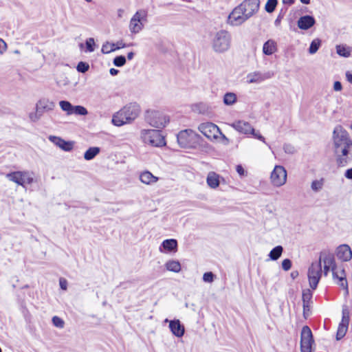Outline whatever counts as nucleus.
<instances>
[{
  "label": "nucleus",
  "mask_w": 352,
  "mask_h": 352,
  "mask_svg": "<svg viewBox=\"0 0 352 352\" xmlns=\"http://www.w3.org/2000/svg\"><path fill=\"white\" fill-rule=\"evenodd\" d=\"M318 263L323 264V273L325 276L331 270L333 281L341 288L345 290L346 294L349 293L348 283L346 278L345 271L344 269L337 270L334 256L332 254H323L320 256Z\"/></svg>",
  "instance_id": "1"
},
{
  "label": "nucleus",
  "mask_w": 352,
  "mask_h": 352,
  "mask_svg": "<svg viewBox=\"0 0 352 352\" xmlns=\"http://www.w3.org/2000/svg\"><path fill=\"white\" fill-rule=\"evenodd\" d=\"M140 111V107L138 103H129L113 115L112 122L117 126L129 124L139 116Z\"/></svg>",
  "instance_id": "2"
},
{
  "label": "nucleus",
  "mask_w": 352,
  "mask_h": 352,
  "mask_svg": "<svg viewBox=\"0 0 352 352\" xmlns=\"http://www.w3.org/2000/svg\"><path fill=\"white\" fill-rule=\"evenodd\" d=\"M232 43L230 33L226 30H220L211 35L210 45L217 54H223L228 52Z\"/></svg>",
  "instance_id": "3"
},
{
  "label": "nucleus",
  "mask_w": 352,
  "mask_h": 352,
  "mask_svg": "<svg viewBox=\"0 0 352 352\" xmlns=\"http://www.w3.org/2000/svg\"><path fill=\"white\" fill-rule=\"evenodd\" d=\"M198 129L210 140H217L221 139L224 144H228L229 143L228 138L221 133L218 126L214 123L209 122L201 123L199 126Z\"/></svg>",
  "instance_id": "4"
},
{
  "label": "nucleus",
  "mask_w": 352,
  "mask_h": 352,
  "mask_svg": "<svg viewBox=\"0 0 352 352\" xmlns=\"http://www.w3.org/2000/svg\"><path fill=\"white\" fill-rule=\"evenodd\" d=\"M55 102L47 98H41L36 103L35 111L29 114V118L33 122L38 121L46 113L53 111Z\"/></svg>",
  "instance_id": "5"
},
{
  "label": "nucleus",
  "mask_w": 352,
  "mask_h": 352,
  "mask_svg": "<svg viewBox=\"0 0 352 352\" xmlns=\"http://www.w3.org/2000/svg\"><path fill=\"white\" fill-rule=\"evenodd\" d=\"M230 126L240 133L252 135L254 138L263 142L270 148V146L266 143L265 138L259 133L256 131L251 124L244 120H236L231 123Z\"/></svg>",
  "instance_id": "6"
},
{
  "label": "nucleus",
  "mask_w": 352,
  "mask_h": 352,
  "mask_svg": "<svg viewBox=\"0 0 352 352\" xmlns=\"http://www.w3.org/2000/svg\"><path fill=\"white\" fill-rule=\"evenodd\" d=\"M146 122L153 127L163 129L169 122L170 120L165 113L155 110H148L146 112Z\"/></svg>",
  "instance_id": "7"
},
{
  "label": "nucleus",
  "mask_w": 352,
  "mask_h": 352,
  "mask_svg": "<svg viewBox=\"0 0 352 352\" xmlns=\"http://www.w3.org/2000/svg\"><path fill=\"white\" fill-rule=\"evenodd\" d=\"M141 137L145 144L153 146H162L166 144L164 138L159 130L144 129L141 131Z\"/></svg>",
  "instance_id": "8"
},
{
  "label": "nucleus",
  "mask_w": 352,
  "mask_h": 352,
  "mask_svg": "<svg viewBox=\"0 0 352 352\" xmlns=\"http://www.w3.org/2000/svg\"><path fill=\"white\" fill-rule=\"evenodd\" d=\"M199 137V135L192 129H185L177 134V139L181 147L191 148L197 144Z\"/></svg>",
  "instance_id": "9"
},
{
  "label": "nucleus",
  "mask_w": 352,
  "mask_h": 352,
  "mask_svg": "<svg viewBox=\"0 0 352 352\" xmlns=\"http://www.w3.org/2000/svg\"><path fill=\"white\" fill-rule=\"evenodd\" d=\"M333 148L352 141L348 131L340 124H337L332 132Z\"/></svg>",
  "instance_id": "10"
},
{
  "label": "nucleus",
  "mask_w": 352,
  "mask_h": 352,
  "mask_svg": "<svg viewBox=\"0 0 352 352\" xmlns=\"http://www.w3.org/2000/svg\"><path fill=\"white\" fill-rule=\"evenodd\" d=\"M6 178L21 186L25 184H31L33 182V177L28 171H14L6 175Z\"/></svg>",
  "instance_id": "11"
},
{
  "label": "nucleus",
  "mask_w": 352,
  "mask_h": 352,
  "mask_svg": "<svg viewBox=\"0 0 352 352\" xmlns=\"http://www.w3.org/2000/svg\"><path fill=\"white\" fill-rule=\"evenodd\" d=\"M322 272L320 263L314 262L309 267L307 276L309 286L312 289H315L317 287L322 276Z\"/></svg>",
  "instance_id": "12"
},
{
  "label": "nucleus",
  "mask_w": 352,
  "mask_h": 352,
  "mask_svg": "<svg viewBox=\"0 0 352 352\" xmlns=\"http://www.w3.org/2000/svg\"><path fill=\"white\" fill-rule=\"evenodd\" d=\"M287 171L283 166H274L270 175L271 184L275 187H280L287 182Z\"/></svg>",
  "instance_id": "13"
},
{
  "label": "nucleus",
  "mask_w": 352,
  "mask_h": 352,
  "mask_svg": "<svg viewBox=\"0 0 352 352\" xmlns=\"http://www.w3.org/2000/svg\"><path fill=\"white\" fill-rule=\"evenodd\" d=\"M314 339L311 331L308 326H304L301 331L300 351L301 352H312Z\"/></svg>",
  "instance_id": "14"
},
{
  "label": "nucleus",
  "mask_w": 352,
  "mask_h": 352,
  "mask_svg": "<svg viewBox=\"0 0 352 352\" xmlns=\"http://www.w3.org/2000/svg\"><path fill=\"white\" fill-rule=\"evenodd\" d=\"M248 19L245 16L242 10L237 6L229 14L226 23L230 26H239L244 23Z\"/></svg>",
  "instance_id": "15"
},
{
  "label": "nucleus",
  "mask_w": 352,
  "mask_h": 352,
  "mask_svg": "<svg viewBox=\"0 0 352 352\" xmlns=\"http://www.w3.org/2000/svg\"><path fill=\"white\" fill-rule=\"evenodd\" d=\"M146 20V14L143 11H137L130 20L129 29L133 34L139 33L144 28L143 21Z\"/></svg>",
  "instance_id": "16"
},
{
  "label": "nucleus",
  "mask_w": 352,
  "mask_h": 352,
  "mask_svg": "<svg viewBox=\"0 0 352 352\" xmlns=\"http://www.w3.org/2000/svg\"><path fill=\"white\" fill-rule=\"evenodd\" d=\"M349 310L348 307L344 305L342 307V320L338 325L336 333V339L338 340L342 339L346 335L349 327Z\"/></svg>",
  "instance_id": "17"
},
{
  "label": "nucleus",
  "mask_w": 352,
  "mask_h": 352,
  "mask_svg": "<svg viewBox=\"0 0 352 352\" xmlns=\"http://www.w3.org/2000/svg\"><path fill=\"white\" fill-rule=\"evenodd\" d=\"M259 0H244L238 6L242 10L245 16L249 19L256 14L259 9Z\"/></svg>",
  "instance_id": "18"
},
{
  "label": "nucleus",
  "mask_w": 352,
  "mask_h": 352,
  "mask_svg": "<svg viewBox=\"0 0 352 352\" xmlns=\"http://www.w3.org/2000/svg\"><path fill=\"white\" fill-rule=\"evenodd\" d=\"M334 153L339 167L346 166L352 160V150H334Z\"/></svg>",
  "instance_id": "19"
},
{
  "label": "nucleus",
  "mask_w": 352,
  "mask_h": 352,
  "mask_svg": "<svg viewBox=\"0 0 352 352\" xmlns=\"http://www.w3.org/2000/svg\"><path fill=\"white\" fill-rule=\"evenodd\" d=\"M274 76L273 72H266L262 73L259 71H255L253 72H250L246 76V82L248 84L253 83H261L263 81L272 78Z\"/></svg>",
  "instance_id": "20"
},
{
  "label": "nucleus",
  "mask_w": 352,
  "mask_h": 352,
  "mask_svg": "<svg viewBox=\"0 0 352 352\" xmlns=\"http://www.w3.org/2000/svg\"><path fill=\"white\" fill-rule=\"evenodd\" d=\"M336 253L338 258L343 262L349 261L352 258V250L346 244L339 245L336 249Z\"/></svg>",
  "instance_id": "21"
},
{
  "label": "nucleus",
  "mask_w": 352,
  "mask_h": 352,
  "mask_svg": "<svg viewBox=\"0 0 352 352\" xmlns=\"http://www.w3.org/2000/svg\"><path fill=\"white\" fill-rule=\"evenodd\" d=\"M168 327L173 335L177 338H182L184 335V326L178 319H175L170 321Z\"/></svg>",
  "instance_id": "22"
},
{
  "label": "nucleus",
  "mask_w": 352,
  "mask_h": 352,
  "mask_svg": "<svg viewBox=\"0 0 352 352\" xmlns=\"http://www.w3.org/2000/svg\"><path fill=\"white\" fill-rule=\"evenodd\" d=\"M49 140L50 142L54 143L55 145L60 148L62 150L65 151H69L73 148V143L71 142H67L63 139L54 136L50 135L49 137Z\"/></svg>",
  "instance_id": "23"
},
{
  "label": "nucleus",
  "mask_w": 352,
  "mask_h": 352,
  "mask_svg": "<svg viewBox=\"0 0 352 352\" xmlns=\"http://www.w3.org/2000/svg\"><path fill=\"white\" fill-rule=\"evenodd\" d=\"M315 23V19L312 16L305 15L299 18L297 24L300 30H307L314 26Z\"/></svg>",
  "instance_id": "24"
},
{
  "label": "nucleus",
  "mask_w": 352,
  "mask_h": 352,
  "mask_svg": "<svg viewBox=\"0 0 352 352\" xmlns=\"http://www.w3.org/2000/svg\"><path fill=\"white\" fill-rule=\"evenodd\" d=\"M140 180L146 185H152L155 184L159 178L154 176L150 171L145 170L140 174Z\"/></svg>",
  "instance_id": "25"
},
{
  "label": "nucleus",
  "mask_w": 352,
  "mask_h": 352,
  "mask_svg": "<svg viewBox=\"0 0 352 352\" xmlns=\"http://www.w3.org/2000/svg\"><path fill=\"white\" fill-rule=\"evenodd\" d=\"M126 45L122 42H118L116 44L109 42H106L102 46V52L103 54H109L116 50L125 47Z\"/></svg>",
  "instance_id": "26"
},
{
  "label": "nucleus",
  "mask_w": 352,
  "mask_h": 352,
  "mask_svg": "<svg viewBox=\"0 0 352 352\" xmlns=\"http://www.w3.org/2000/svg\"><path fill=\"white\" fill-rule=\"evenodd\" d=\"M206 183L210 188H217L220 184L219 175L215 172H209L206 177Z\"/></svg>",
  "instance_id": "27"
},
{
  "label": "nucleus",
  "mask_w": 352,
  "mask_h": 352,
  "mask_svg": "<svg viewBox=\"0 0 352 352\" xmlns=\"http://www.w3.org/2000/svg\"><path fill=\"white\" fill-rule=\"evenodd\" d=\"M276 50V43L272 39L267 41L263 45V53L265 55L270 56L275 53Z\"/></svg>",
  "instance_id": "28"
},
{
  "label": "nucleus",
  "mask_w": 352,
  "mask_h": 352,
  "mask_svg": "<svg viewBox=\"0 0 352 352\" xmlns=\"http://www.w3.org/2000/svg\"><path fill=\"white\" fill-rule=\"evenodd\" d=\"M336 53L342 57L348 58L351 56V48L346 45H337L336 46Z\"/></svg>",
  "instance_id": "29"
},
{
  "label": "nucleus",
  "mask_w": 352,
  "mask_h": 352,
  "mask_svg": "<svg viewBox=\"0 0 352 352\" xmlns=\"http://www.w3.org/2000/svg\"><path fill=\"white\" fill-rule=\"evenodd\" d=\"M161 247L169 252L176 251L177 247V241L176 239H166L162 242Z\"/></svg>",
  "instance_id": "30"
},
{
  "label": "nucleus",
  "mask_w": 352,
  "mask_h": 352,
  "mask_svg": "<svg viewBox=\"0 0 352 352\" xmlns=\"http://www.w3.org/2000/svg\"><path fill=\"white\" fill-rule=\"evenodd\" d=\"M165 267L168 271L178 273L181 270V264L177 261L170 260L165 263Z\"/></svg>",
  "instance_id": "31"
},
{
  "label": "nucleus",
  "mask_w": 352,
  "mask_h": 352,
  "mask_svg": "<svg viewBox=\"0 0 352 352\" xmlns=\"http://www.w3.org/2000/svg\"><path fill=\"white\" fill-rule=\"evenodd\" d=\"M100 149L99 147H90L84 153V158L88 161L91 160L100 153Z\"/></svg>",
  "instance_id": "32"
},
{
  "label": "nucleus",
  "mask_w": 352,
  "mask_h": 352,
  "mask_svg": "<svg viewBox=\"0 0 352 352\" xmlns=\"http://www.w3.org/2000/svg\"><path fill=\"white\" fill-rule=\"evenodd\" d=\"M283 252V248L281 245H277L270 252L268 256L272 261H276L281 256Z\"/></svg>",
  "instance_id": "33"
},
{
  "label": "nucleus",
  "mask_w": 352,
  "mask_h": 352,
  "mask_svg": "<svg viewBox=\"0 0 352 352\" xmlns=\"http://www.w3.org/2000/svg\"><path fill=\"white\" fill-rule=\"evenodd\" d=\"M324 184V179L323 178L313 180L311 183V189L314 192H318L322 190Z\"/></svg>",
  "instance_id": "34"
},
{
  "label": "nucleus",
  "mask_w": 352,
  "mask_h": 352,
  "mask_svg": "<svg viewBox=\"0 0 352 352\" xmlns=\"http://www.w3.org/2000/svg\"><path fill=\"white\" fill-rule=\"evenodd\" d=\"M236 102V95L232 92H228L223 96V103L227 106L233 105Z\"/></svg>",
  "instance_id": "35"
},
{
  "label": "nucleus",
  "mask_w": 352,
  "mask_h": 352,
  "mask_svg": "<svg viewBox=\"0 0 352 352\" xmlns=\"http://www.w3.org/2000/svg\"><path fill=\"white\" fill-rule=\"evenodd\" d=\"M321 46V40L320 38H315L314 39L309 47V53L310 54H314L317 52V51L319 50L320 47Z\"/></svg>",
  "instance_id": "36"
},
{
  "label": "nucleus",
  "mask_w": 352,
  "mask_h": 352,
  "mask_svg": "<svg viewBox=\"0 0 352 352\" xmlns=\"http://www.w3.org/2000/svg\"><path fill=\"white\" fill-rule=\"evenodd\" d=\"M60 109L67 113V115H72L73 105L67 100H61L59 102Z\"/></svg>",
  "instance_id": "37"
},
{
  "label": "nucleus",
  "mask_w": 352,
  "mask_h": 352,
  "mask_svg": "<svg viewBox=\"0 0 352 352\" xmlns=\"http://www.w3.org/2000/svg\"><path fill=\"white\" fill-rule=\"evenodd\" d=\"M278 5V0H267L265 5V10L267 13L273 12Z\"/></svg>",
  "instance_id": "38"
},
{
  "label": "nucleus",
  "mask_w": 352,
  "mask_h": 352,
  "mask_svg": "<svg viewBox=\"0 0 352 352\" xmlns=\"http://www.w3.org/2000/svg\"><path fill=\"white\" fill-rule=\"evenodd\" d=\"M88 113L87 109L82 106L77 105L74 106L72 111V114H76L79 116H85Z\"/></svg>",
  "instance_id": "39"
},
{
  "label": "nucleus",
  "mask_w": 352,
  "mask_h": 352,
  "mask_svg": "<svg viewBox=\"0 0 352 352\" xmlns=\"http://www.w3.org/2000/svg\"><path fill=\"white\" fill-rule=\"evenodd\" d=\"M87 52H93L95 50L96 43L93 38H89L85 42Z\"/></svg>",
  "instance_id": "40"
},
{
  "label": "nucleus",
  "mask_w": 352,
  "mask_h": 352,
  "mask_svg": "<svg viewBox=\"0 0 352 352\" xmlns=\"http://www.w3.org/2000/svg\"><path fill=\"white\" fill-rule=\"evenodd\" d=\"M52 323L56 327H58L59 329H63L65 325L64 320L62 318H60V317L56 316H55L52 318Z\"/></svg>",
  "instance_id": "41"
},
{
  "label": "nucleus",
  "mask_w": 352,
  "mask_h": 352,
  "mask_svg": "<svg viewBox=\"0 0 352 352\" xmlns=\"http://www.w3.org/2000/svg\"><path fill=\"white\" fill-rule=\"evenodd\" d=\"M113 65L116 67H122L126 63V58L124 56H116L113 59Z\"/></svg>",
  "instance_id": "42"
},
{
  "label": "nucleus",
  "mask_w": 352,
  "mask_h": 352,
  "mask_svg": "<svg viewBox=\"0 0 352 352\" xmlns=\"http://www.w3.org/2000/svg\"><path fill=\"white\" fill-rule=\"evenodd\" d=\"M89 68V64L85 62H82V61L79 62L76 67L77 71L78 72H81V73H85L86 72L88 71Z\"/></svg>",
  "instance_id": "43"
},
{
  "label": "nucleus",
  "mask_w": 352,
  "mask_h": 352,
  "mask_svg": "<svg viewBox=\"0 0 352 352\" xmlns=\"http://www.w3.org/2000/svg\"><path fill=\"white\" fill-rule=\"evenodd\" d=\"M312 294L309 290L305 291L302 293V302L303 304H309V301L311 298Z\"/></svg>",
  "instance_id": "44"
},
{
  "label": "nucleus",
  "mask_w": 352,
  "mask_h": 352,
  "mask_svg": "<svg viewBox=\"0 0 352 352\" xmlns=\"http://www.w3.org/2000/svg\"><path fill=\"white\" fill-rule=\"evenodd\" d=\"M283 150L286 153L293 154L295 153V147L290 144H285L283 145Z\"/></svg>",
  "instance_id": "45"
},
{
  "label": "nucleus",
  "mask_w": 352,
  "mask_h": 352,
  "mask_svg": "<svg viewBox=\"0 0 352 352\" xmlns=\"http://www.w3.org/2000/svg\"><path fill=\"white\" fill-rule=\"evenodd\" d=\"M214 280V274L212 272H206L203 275V280L206 283H212Z\"/></svg>",
  "instance_id": "46"
},
{
  "label": "nucleus",
  "mask_w": 352,
  "mask_h": 352,
  "mask_svg": "<svg viewBox=\"0 0 352 352\" xmlns=\"http://www.w3.org/2000/svg\"><path fill=\"white\" fill-rule=\"evenodd\" d=\"M292 267V261L289 258H285L282 261V268L285 271H288Z\"/></svg>",
  "instance_id": "47"
},
{
  "label": "nucleus",
  "mask_w": 352,
  "mask_h": 352,
  "mask_svg": "<svg viewBox=\"0 0 352 352\" xmlns=\"http://www.w3.org/2000/svg\"><path fill=\"white\" fill-rule=\"evenodd\" d=\"M352 150V140L348 143L342 145L341 146L333 148V150Z\"/></svg>",
  "instance_id": "48"
},
{
  "label": "nucleus",
  "mask_w": 352,
  "mask_h": 352,
  "mask_svg": "<svg viewBox=\"0 0 352 352\" xmlns=\"http://www.w3.org/2000/svg\"><path fill=\"white\" fill-rule=\"evenodd\" d=\"M7 50V44L2 39L0 38V54H3Z\"/></svg>",
  "instance_id": "49"
},
{
  "label": "nucleus",
  "mask_w": 352,
  "mask_h": 352,
  "mask_svg": "<svg viewBox=\"0 0 352 352\" xmlns=\"http://www.w3.org/2000/svg\"><path fill=\"white\" fill-rule=\"evenodd\" d=\"M342 89V84L340 81H336L333 83V89L336 91H340Z\"/></svg>",
  "instance_id": "50"
},
{
  "label": "nucleus",
  "mask_w": 352,
  "mask_h": 352,
  "mask_svg": "<svg viewBox=\"0 0 352 352\" xmlns=\"http://www.w3.org/2000/svg\"><path fill=\"white\" fill-rule=\"evenodd\" d=\"M59 283H60V287L62 289H63V290L67 289V283L66 280H65L63 278H60L59 280Z\"/></svg>",
  "instance_id": "51"
},
{
  "label": "nucleus",
  "mask_w": 352,
  "mask_h": 352,
  "mask_svg": "<svg viewBox=\"0 0 352 352\" xmlns=\"http://www.w3.org/2000/svg\"><path fill=\"white\" fill-rule=\"evenodd\" d=\"M344 176L346 178H347L349 179H352V168H349L346 170V172L344 173Z\"/></svg>",
  "instance_id": "52"
},
{
  "label": "nucleus",
  "mask_w": 352,
  "mask_h": 352,
  "mask_svg": "<svg viewBox=\"0 0 352 352\" xmlns=\"http://www.w3.org/2000/svg\"><path fill=\"white\" fill-rule=\"evenodd\" d=\"M236 170L239 175H244V169L241 165H237L236 167Z\"/></svg>",
  "instance_id": "53"
},
{
  "label": "nucleus",
  "mask_w": 352,
  "mask_h": 352,
  "mask_svg": "<svg viewBox=\"0 0 352 352\" xmlns=\"http://www.w3.org/2000/svg\"><path fill=\"white\" fill-rule=\"evenodd\" d=\"M309 311V304H303V314L304 316L306 317V315L308 314Z\"/></svg>",
  "instance_id": "54"
},
{
  "label": "nucleus",
  "mask_w": 352,
  "mask_h": 352,
  "mask_svg": "<svg viewBox=\"0 0 352 352\" xmlns=\"http://www.w3.org/2000/svg\"><path fill=\"white\" fill-rule=\"evenodd\" d=\"M346 78L352 85V72L347 71L346 72Z\"/></svg>",
  "instance_id": "55"
},
{
  "label": "nucleus",
  "mask_w": 352,
  "mask_h": 352,
  "mask_svg": "<svg viewBox=\"0 0 352 352\" xmlns=\"http://www.w3.org/2000/svg\"><path fill=\"white\" fill-rule=\"evenodd\" d=\"M119 71L115 68H111L109 69V73L112 76H116L118 74Z\"/></svg>",
  "instance_id": "56"
},
{
  "label": "nucleus",
  "mask_w": 352,
  "mask_h": 352,
  "mask_svg": "<svg viewBox=\"0 0 352 352\" xmlns=\"http://www.w3.org/2000/svg\"><path fill=\"white\" fill-rule=\"evenodd\" d=\"M283 3L292 5L294 3V0H282Z\"/></svg>",
  "instance_id": "57"
},
{
  "label": "nucleus",
  "mask_w": 352,
  "mask_h": 352,
  "mask_svg": "<svg viewBox=\"0 0 352 352\" xmlns=\"http://www.w3.org/2000/svg\"><path fill=\"white\" fill-rule=\"evenodd\" d=\"M133 56H134V53H133V52H129V53L127 54V58H128L129 60H131V59H133Z\"/></svg>",
  "instance_id": "58"
},
{
  "label": "nucleus",
  "mask_w": 352,
  "mask_h": 352,
  "mask_svg": "<svg viewBox=\"0 0 352 352\" xmlns=\"http://www.w3.org/2000/svg\"><path fill=\"white\" fill-rule=\"evenodd\" d=\"M300 1L302 3H304V4H309L310 3V0H300Z\"/></svg>",
  "instance_id": "59"
},
{
  "label": "nucleus",
  "mask_w": 352,
  "mask_h": 352,
  "mask_svg": "<svg viewBox=\"0 0 352 352\" xmlns=\"http://www.w3.org/2000/svg\"><path fill=\"white\" fill-rule=\"evenodd\" d=\"M275 25H277L278 24H279L280 23V19L279 17H278L276 20H275Z\"/></svg>",
  "instance_id": "60"
},
{
  "label": "nucleus",
  "mask_w": 352,
  "mask_h": 352,
  "mask_svg": "<svg viewBox=\"0 0 352 352\" xmlns=\"http://www.w3.org/2000/svg\"><path fill=\"white\" fill-rule=\"evenodd\" d=\"M171 320H168V319L166 318V319L164 320V322H166H166H168V323H169V322H170V321H171Z\"/></svg>",
  "instance_id": "61"
},
{
  "label": "nucleus",
  "mask_w": 352,
  "mask_h": 352,
  "mask_svg": "<svg viewBox=\"0 0 352 352\" xmlns=\"http://www.w3.org/2000/svg\"><path fill=\"white\" fill-rule=\"evenodd\" d=\"M14 53H15V54H19V50H15V51H14Z\"/></svg>",
  "instance_id": "62"
},
{
  "label": "nucleus",
  "mask_w": 352,
  "mask_h": 352,
  "mask_svg": "<svg viewBox=\"0 0 352 352\" xmlns=\"http://www.w3.org/2000/svg\"><path fill=\"white\" fill-rule=\"evenodd\" d=\"M87 2H91V0H85Z\"/></svg>",
  "instance_id": "63"
},
{
  "label": "nucleus",
  "mask_w": 352,
  "mask_h": 352,
  "mask_svg": "<svg viewBox=\"0 0 352 352\" xmlns=\"http://www.w3.org/2000/svg\"><path fill=\"white\" fill-rule=\"evenodd\" d=\"M350 129L352 130V122L351 124L350 125Z\"/></svg>",
  "instance_id": "64"
}]
</instances>
